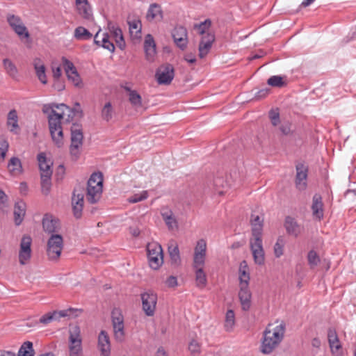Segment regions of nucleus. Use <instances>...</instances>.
<instances>
[{
	"label": "nucleus",
	"instance_id": "f257e3e1",
	"mask_svg": "<svg viewBox=\"0 0 356 356\" xmlns=\"http://www.w3.org/2000/svg\"><path fill=\"white\" fill-rule=\"evenodd\" d=\"M286 330L284 322L273 326L269 324L264 332L261 345V351L264 354H270L282 341Z\"/></svg>",
	"mask_w": 356,
	"mask_h": 356
},
{
	"label": "nucleus",
	"instance_id": "f03ea898",
	"mask_svg": "<svg viewBox=\"0 0 356 356\" xmlns=\"http://www.w3.org/2000/svg\"><path fill=\"white\" fill-rule=\"evenodd\" d=\"M51 112L48 115V124L49 132L52 140L58 147L64 144L63 131L61 125V120L65 118L63 112H58L54 105H49Z\"/></svg>",
	"mask_w": 356,
	"mask_h": 356
},
{
	"label": "nucleus",
	"instance_id": "7ed1b4c3",
	"mask_svg": "<svg viewBox=\"0 0 356 356\" xmlns=\"http://www.w3.org/2000/svg\"><path fill=\"white\" fill-rule=\"evenodd\" d=\"M70 154L76 159L80 153L79 149L83 145V133L82 124L76 121L73 122L70 127Z\"/></svg>",
	"mask_w": 356,
	"mask_h": 356
},
{
	"label": "nucleus",
	"instance_id": "20e7f679",
	"mask_svg": "<svg viewBox=\"0 0 356 356\" xmlns=\"http://www.w3.org/2000/svg\"><path fill=\"white\" fill-rule=\"evenodd\" d=\"M6 22L12 30L19 36L21 40L30 38V33L28 29L23 22L20 16L12 12L6 13Z\"/></svg>",
	"mask_w": 356,
	"mask_h": 356
},
{
	"label": "nucleus",
	"instance_id": "39448f33",
	"mask_svg": "<svg viewBox=\"0 0 356 356\" xmlns=\"http://www.w3.org/2000/svg\"><path fill=\"white\" fill-rule=\"evenodd\" d=\"M149 264L152 269H158L163 261L161 245L156 242L149 243L147 245Z\"/></svg>",
	"mask_w": 356,
	"mask_h": 356
},
{
	"label": "nucleus",
	"instance_id": "423d86ee",
	"mask_svg": "<svg viewBox=\"0 0 356 356\" xmlns=\"http://www.w3.org/2000/svg\"><path fill=\"white\" fill-rule=\"evenodd\" d=\"M63 245V239L60 234H51L47 241V254L49 259L56 260L59 258Z\"/></svg>",
	"mask_w": 356,
	"mask_h": 356
},
{
	"label": "nucleus",
	"instance_id": "0eeeda50",
	"mask_svg": "<svg viewBox=\"0 0 356 356\" xmlns=\"http://www.w3.org/2000/svg\"><path fill=\"white\" fill-rule=\"evenodd\" d=\"M143 309L148 316H152L156 310L157 295L152 291H145L140 295Z\"/></svg>",
	"mask_w": 356,
	"mask_h": 356
},
{
	"label": "nucleus",
	"instance_id": "6e6552de",
	"mask_svg": "<svg viewBox=\"0 0 356 356\" xmlns=\"http://www.w3.org/2000/svg\"><path fill=\"white\" fill-rule=\"evenodd\" d=\"M61 60L68 81L74 87L81 88L83 86L81 79L72 62L65 57H62Z\"/></svg>",
	"mask_w": 356,
	"mask_h": 356
},
{
	"label": "nucleus",
	"instance_id": "1a4fd4ad",
	"mask_svg": "<svg viewBox=\"0 0 356 356\" xmlns=\"http://www.w3.org/2000/svg\"><path fill=\"white\" fill-rule=\"evenodd\" d=\"M52 104L58 112H63L65 113V117L67 116L66 120L69 122H72L73 123L74 118L79 120L83 117V111L79 103H76L73 108H70L64 104H58L52 103Z\"/></svg>",
	"mask_w": 356,
	"mask_h": 356
},
{
	"label": "nucleus",
	"instance_id": "9d476101",
	"mask_svg": "<svg viewBox=\"0 0 356 356\" xmlns=\"http://www.w3.org/2000/svg\"><path fill=\"white\" fill-rule=\"evenodd\" d=\"M250 246L255 264L263 265L265 261V253L261 237H252L250 239Z\"/></svg>",
	"mask_w": 356,
	"mask_h": 356
},
{
	"label": "nucleus",
	"instance_id": "9b49d317",
	"mask_svg": "<svg viewBox=\"0 0 356 356\" xmlns=\"http://www.w3.org/2000/svg\"><path fill=\"white\" fill-rule=\"evenodd\" d=\"M112 323L114 330L115 337L118 341H122L124 332V317L118 309H114L111 314Z\"/></svg>",
	"mask_w": 356,
	"mask_h": 356
},
{
	"label": "nucleus",
	"instance_id": "f8f14e48",
	"mask_svg": "<svg viewBox=\"0 0 356 356\" xmlns=\"http://www.w3.org/2000/svg\"><path fill=\"white\" fill-rule=\"evenodd\" d=\"M296 170V187L300 191H305L307 187L308 167L303 163H298Z\"/></svg>",
	"mask_w": 356,
	"mask_h": 356
},
{
	"label": "nucleus",
	"instance_id": "ddd939ff",
	"mask_svg": "<svg viewBox=\"0 0 356 356\" xmlns=\"http://www.w3.org/2000/svg\"><path fill=\"white\" fill-rule=\"evenodd\" d=\"M84 194V189L81 187L74 188L73 192L72 204L74 215L76 218H79L82 214Z\"/></svg>",
	"mask_w": 356,
	"mask_h": 356
},
{
	"label": "nucleus",
	"instance_id": "4468645a",
	"mask_svg": "<svg viewBox=\"0 0 356 356\" xmlns=\"http://www.w3.org/2000/svg\"><path fill=\"white\" fill-rule=\"evenodd\" d=\"M156 77L159 84L168 85L174 78V68L171 65H161L158 68Z\"/></svg>",
	"mask_w": 356,
	"mask_h": 356
},
{
	"label": "nucleus",
	"instance_id": "2eb2a0df",
	"mask_svg": "<svg viewBox=\"0 0 356 356\" xmlns=\"http://www.w3.org/2000/svg\"><path fill=\"white\" fill-rule=\"evenodd\" d=\"M32 239L29 236H24L21 240L19 252V261L21 265H25L31 257Z\"/></svg>",
	"mask_w": 356,
	"mask_h": 356
},
{
	"label": "nucleus",
	"instance_id": "dca6fc26",
	"mask_svg": "<svg viewBox=\"0 0 356 356\" xmlns=\"http://www.w3.org/2000/svg\"><path fill=\"white\" fill-rule=\"evenodd\" d=\"M94 43L98 46L107 49L110 52H114L115 45L111 41V36L107 33L99 30L94 36Z\"/></svg>",
	"mask_w": 356,
	"mask_h": 356
},
{
	"label": "nucleus",
	"instance_id": "f3484780",
	"mask_svg": "<svg viewBox=\"0 0 356 356\" xmlns=\"http://www.w3.org/2000/svg\"><path fill=\"white\" fill-rule=\"evenodd\" d=\"M143 47L146 59L149 61H153L156 54V45L151 34L145 35Z\"/></svg>",
	"mask_w": 356,
	"mask_h": 356
},
{
	"label": "nucleus",
	"instance_id": "a211bd4d",
	"mask_svg": "<svg viewBox=\"0 0 356 356\" xmlns=\"http://www.w3.org/2000/svg\"><path fill=\"white\" fill-rule=\"evenodd\" d=\"M215 40L214 35L212 33H207L202 37L199 44V56L201 58H204L209 52L212 44Z\"/></svg>",
	"mask_w": 356,
	"mask_h": 356
},
{
	"label": "nucleus",
	"instance_id": "6ab92c4d",
	"mask_svg": "<svg viewBox=\"0 0 356 356\" xmlns=\"http://www.w3.org/2000/svg\"><path fill=\"white\" fill-rule=\"evenodd\" d=\"M42 226L45 232L54 234L60 229L59 220L52 216L46 214L42 219Z\"/></svg>",
	"mask_w": 356,
	"mask_h": 356
},
{
	"label": "nucleus",
	"instance_id": "aec40b11",
	"mask_svg": "<svg viewBox=\"0 0 356 356\" xmlns=\"http://www.w3.org/2000/svg\"><path fill=\"white\" fill-rule=\"evenodd\" d=\"M327 339L332 354L334 356H341V346L339 342L337 334L333 329H329L327 332Z\"/></svg>",
	"mask_w": 356,
	"mask_h": 356
},
{
	"label": "nucleus",
	"instance_id": "412c9836",
	"mask_svg": "<svg viewBox=\"0 0 356 356\" xmlns=\"http://www.w3.org/2000/svg\"><path fill=\"white\" fill-rule=\"evenodd\" d=\"M172 37L176 44L181 48L184 49L187 46V31L183 26H178L175 28Z\"/></svg>",
	"mask_w": 356,
	"mask_h": 356
},
{
	"label": "nucleus",
	"instance_id": "4be33fe9",
	"mask_svg": "<svg viewBox=\"0 0 356 356\" xmlns=\"http://www.w3.org/2000/svg\"><path fill=\"white\" fill-rule=\"evenodd\" d=\"M38 161L40 170V177L44 175L51 177L53 172L51 166L53 163L51 160L47 159L46 155L44 152H41L38 155Z\"/></svg>",
	"mask_w": 356,
	"mask_h": 356
},
{
	"label": "nucleus",
	"instance_id": "5701e85b",
	"mask_svg": "<svg viewBox=\"0 0 356 356\" xmlns=\"http://www.w3.org/2000/svg\"><path fill=\"white\" fill-rule=\"evenodd\" d=\"M98 348L102 356H110V339L107 332L104 330H102L98 336Z\"/></svg>",
	"mask_w": 356,
	"mask_h": 356
},
{
	"label": "nucleus",
	"instance_id": "b1692460",
	"mask_svg": "<svg viewBox=\"0 0 356 356\" xmlns=\"http://www.w3.org/2000/svg\"><path fill=\"white\" fill-rule=\"evenodd\" d=\"M33 65L39 81L42 83L46 84L47 83V78L46 75V67L43 60L40 58H35L33 60Z\"/></svg>",
	"mask_w": 356,
	"mask_h": 356
},
{
	"label": "nucleus",
	"instance_id": "393cba45",
	"mask_svg": "<svg viewBox=\"0 0 356 356\" xmlns=\"http://www.w3.org/2000/svg\"><path fill=\"white\" fill-rule=\"evenodd\" d=\"M251 297L252 294L249 289L248 286H240L238 292V298L243 310L248 311L251 306Z\"/></svg>",
	"mask_w": 356,
	"mask_h": 356
},
{
	"label": "nucleus",
	"instance_id": "a878e982",
	"mask_svg": "<svg viewBox=\"0 0 356 356\" xmlns=\"http://www.w3.org/2000/svg\"><path fill=\"white\" fill-rule=\"evenodd\" d=\"M76 9L83 18L89 19L92 15V8L88 0H75Z\"/></svg>",
	"mask_w": 356,
	"mask_h": 356
},
{
	"label": "nucleus",
	"instance_id": "bb28decb",
	"mask_svg": "<svg viewBox=\"0 0 356 356\" xmlns=\"http://www.w3.org/2000/svg\"><path fill=\"white\" fill-rule=\"evenodd\" d=\"M312 214L314 218L321 220L323 217V203L320 194L316 193L312 198L311 207Z\"/></svg>",
	"mask_w": 356,
	"mask_h": 356
},
{
	"label": "nucleus",
	"instance_id": "cd10ccee",
	"mask_svg": "<svg viewBox=\"0 0 356 356\" xmlns=\"http://www.w3.org/2000/svg\"><path fill=\"white\" fill-rule=\"evenodd\" d=\"M68 348H82L81 330L77 325L72 327L70 330Z\"/></svg>",
	"mask_w": 356,
	"mask_h": 356
},
{
	"label": "nucleus",
	"instance_id": "c85d7f7f",
	"mask_svg": "<svg viewBox=\"0 0 356 356\" xmlns=\"http://www.w3.org/2000/svg\"><path fill=\"white\" fill-rule=\"evenodd\" d=\"M146 18L149 22L161 21L163 19L161 6L156 3L150 4L146 14Z\"/></svg>",
	"mask_w": 356,
	"mask_h": 356
},
{
	"label": "nucleus",
	"instance_id": "c756f323",
	"mask_svg": "<svg viewBox=\"0 0 356 356\" xmlns=\"http://www.w3.org/2000/svg\"><path fill=\"white\" fill-rule=\"evenodd\" d=\"M284 226L287 234L294 236H298L301 232L300 226L298 224L295 218L291 216H286L284 220Z\"/></svg>",
	"mask_w": 356,
	"mask_h": 356
},
{
	"label": "nucleus",
	"instance_id": "7c9ffc66",
	"mask_svg": "<svg viewBox=\"0 0 356 356\" xmlns=\"http://www.w3.org/2000/svg\"><path fill=\"white\" fill-rule=\"evenodd\" d=\"M67 311L61 310L59 312L54 311L51 312H48L44 314L39 320V323L43 325H47L54 321L59 320L62 317H65L68 316Z\"/></svg>",
	"mask_w": 356,
	"mask_h": 356
},
{
	"label": "nucleus",
	"instance_id": "2f4dec72",
	"mask_svg": "<svg viewBox=\"0 0 356 356\" xmlns=\"http://www.w3.org/2000/svg\"><path fill=\"white\" fill-rule=\"evenodd\" d=\"M264 220L259 215L252 213L251 215L250 223L252 225V237H261L263 231Z\"/></svg>",
	"mask_w": 356,
	"mask_h": 356
},
{
	"label": "nucleus",
	"instance_id": "473e14b6",
	"mask_svg": "<svg viewBox=\"0 0 356 356\" xmlns=\"http://www.w3.org/2000/svg\"><path fill=\"white\" fill-rule=\"evenodd\" d=\"M102 187L87 186L86 199L91 203L95 204L101 198L102 193Z\"/></svg>",
	"mask_w": 356,
	"mask_h": 356
},
{
	"label": "nucleus",
	"instance_id": "72a5a7b5",
	"mask_svg": "<svg viewBox=\"0 0 356 356\" xmlns=\"http://www.w3.org/2000/svg\"><path fill=\"white\" fill-rule=\"evenodd\" d=\"M129 32L131 38L133 40H139L142 37V23L140 20L134 19L129 22Z\"/></svg>",
	"mask_w": 356,
	"mask_h": 356
},
{
	"label": "nucleus",
	"instance_id": "f704fd0d",
	"mask_svg": "<svg viewBox=\"0 0 356 356\" xmlns=\"http://www.w3.org/2000/svg\"><path fill=\"white\" fill-rule=\"evenodd\" d=\"M7 126L10 132L18 134L19 127L18 124V117L15 110H11L8 114Z\"/></svg>",
	"mask_w": 356,
	"mask_h": 356
},
{
	"label": "nucleus",
	"instance_id": "c9c22d12",
	"mask_svg": "<svg viewBox=\"0 0 356 356\" xmlns=\"http://www.w3.org/2000/svg\"><path fill=\"white\" fill-rule=\"evenodd\" d=\"M26 213V204L24 202H18L14 207V218L16 225H19L23 221Z\"/></svg>",
	"mask_w": 356,
	"mask_h": 356
},
{
	"label": "nucleus",
	"instance_id": "e433bc0d",
	"mask_svg": "<svg viewBox=\"0 0 356 356\" xmlns=\"http://www.w3.org/2000/svg\"><path fill=\"white\" fill-rule=\"evenodd\" d=\"M111 31V39L115 40L116 45L120 49H124L125 47V42L123 38L122 30L115 26H112L110 29Z\"/></svg>",
	"mask_w": 356,
	"mask_h": 356
},
{
	"label": "nucleus",
	"instance_id": "4c0bfd02",
	"mask_svg": "<svg viewBox=\"0 0 356 356\" xmlns=\"http://www.w3.org/2000/svg\"><path fill=\"white\" fill-rule=\"evenodd\" d=\"M238 273L240 286H248L250 281V274L248 273V266L245 261H243L240 264Z\"/></svg>",
	"mask_w": 356,
	"mask_h": 356
},
{
	"label": "nucleus",
	"instance_id": "58836bf2",
	"mask_svg": "<svg viewBox=\"0 0 356 356\" xmlns=\"http://www.w3.org/2000/svg\"><path fill=\"white\" fill-rule=\"evenodd\" d=\"M268 91L269 90H258V92L254 94V97H251V95H250V91L245 90L239 95V97L243 99V102L253 99L259 100L266 97L269 94Z\"/></svg>",
	"mask_w": 356,
	"mask_h": 356
},
{
	"label": "nucleus",
	"instance_id": "ea45409f",
	"mask_svg": "<svg viewBox=\"0 0 356 356\" xmlns=\"http://www.w3.org/2000/svg\"><path fill=\"white\" fill-rule=\"evenodd\" d=\"M8 169L12 175H19L22 172L21 161L17 157H12L8 163Z\"/></svg>",
	"mask_w": 356,
	"mask_h": 356
},
{
	"label": "nucleus",
	"instance_id": "a19ab883",
	"mask_svg": "<svg viewBox=\"0 0 356 356\" xmlns=\"http://www.w3.org/2000/svg\"><path fill=\"white\" fill-rule=\"evenodd\" d=\"M195 274V283L196 286L200 289H203L206 286L207 283V275L203 268H194Z\"/></svg>",
	"mask_w": 356,
	"mask_h": 356
},
{
	"label": "nucleus",
	"instance_id": "79ce46f5",
	"mask_svg": "<svg viewBox=\"0 0 356 356\" xmlns=\"http://www.w3.org/2000/svg\"><path fill=\"white\" fill-rule=\"evenodd\" d=\"M168 252L170 257L171 261L173 264H179L181 261L179 250L178 245L172 242L168 245Z\"/></svg>",
	"mask_w": 356,
	"mask_h": 356
},
{
	"label": "nucleus",
	"instance_id": "37998d69",
	"mask_svg": "<svg viewBox=\"0 0 356 356\" xmlns=\"http://www.w3.org/2000/svg\"><path fill=\"white\" fill-rule=\"evenodd\" d=\"M74 37L79 40H87L92 38V34L83 26H78L74 30Z\"/></svg>",
	"mask_w": 356,
	"mask_h": 356
},
{
	"label": "nucleus",
	"instance_id": "c03bdc74",
	"mask_svg": "<svg viewBox=\"0 0 356 356\" xmlns=\"http://www.w3.org/2000/svg\"><path fill=\"white\" fill-rule=\"evenodd\" d=\"M286 76H272L268 79V84L272 87L282 88L287 86Z\"/></svg>",
	"mask_w": 356,
	"mask_h": 356
},
{
	"label": "nucleus",
	"instance_id": "a18cd8bd",
	"mask_svg": "<svg viewBox=\"0 0 356 356\" xmlns=\"http://www.w3.org/2000/svg\"><path fill=\"white\" fill-rule=\"evenodd\" d=\"M127 95L130 103L134 108L142 107V99L137 90H127Z\"/></svg>",
	"mask_w": 356,
	"mask_h": 356
},
{
	"label": "nucleus",
	"instance_id": "49530a36",
	"mask_svg": "<svg viewBox=\"0 0 356 356\" xmlns=\"http://www.w3.org/2000/svg\"><path fill=\"white\" fill-rule=\"evenodd\" d=\"M163 219L170 229H173L177 227V222L171 211L161 213Z\"/></svg>",
	"mask_w": 356,
	"mask_h": 356
},
{
	"label": "nucleus",
	"instance_id": "de8ad7c7",
	"mask_svg": "<svg viewBox=\"0 0 356 356\" xmlns=\"http://www.w3.org/2000/svg\"><path fill=\"white\" fill-rule=\"evenodd\" d=\"M18 356H34L32 342L25 341L19 350Z\"/></svg>",
	"mask_w": 356,
	"mask_h": 356
},
{
	"label": "nucleus",
	"instance_id": "09e8293b",
	"mask_svg": "<svg viewBox=\"0 0 356 356\" xmlns=\"http://www.w3.org/2000/svg\"><path fill=\"white\" fill-rule=\"evenodd\" d=\"M88 186H98L103 188V176L101 172L92 174L88 181Z\"/></svg>",
	"mask_w": 356,
	"mask_h": 356
},
{
	"label": "nucleus",
	"instance_id": "8fccbe9b",
	"mask_svg": "<svg viewBox=\"0 0 356 356\" xmlns=\"http://www.w3.org/2000/svg\"><path fill=\"white\" fill-rule=\"evenodd\" d=\"M235 324V315L232 309H229L225 315V327L226 330L230 331Z\"/></svg>",
	"mask_w": 356,
	"mask_h": 356
},
{
	"label": "nucleus",
	"instance_id": "3c124183",
	"mask_svg": "<svg viewBox=\"0 0 356 356\" xmlns=\"http://www.w3.org/2000/svg\"><path fill=\"white\" fill-rule=\"evenodd\" d=\"M285 241L282 236L278 237L274 245V254L277 258L280 257L284 253Z\"/></svg>",
	"mask_w": 356,
	"mask_h": 356
},
{
	"label": "nucleus",
	"instance_id": "603ef678",
	"mask_svg": "<svg viewBox=\"0 0 356 356\" xmlns=\"http://www.w3.org/2000/svg\"><path fill=\"white\" fill-rule=\"evenodd\" d=\"M3 64L5 70L7 73L9 74L12 76H15L17 74V70L14 63L8 58H6L3 60Z\"/></svg>",
	"mask_w": 356,
	"mask_h": 356
},
{
	"label": "nucleus",
	"instance_id": "864d4df0",
	"mask_svg": "<svg viewBox=\"0 0 356 356\" xmlns=\"http://www.w3.org/2000/svg\"><path fill=\"white\" fill-rule=\"evenodd\" d=\"M113 110L111 102H107L102 110V117L106 121H109L113 117Z\"/></svg>",
	"mask_w": 356,
	"mask_h": 356
},
{
	"label": "nucleus",
	"instance_id": "5fc2aeb1",
	"mask_svg": "<svg viewBox=\"0 0 356 356\" xmlns=\"http://www.w3.org/2000/svg\"><path fill=\"white\" fill-rule=\"evenodd\" d=\"M268 117L273 126L277 127L281 123L280 113L277 108L271 109L268 113Z\"/></svg>",
	"mask_w": 356,
	"mask_h": 356
},
{
	"label": "nucleus",
	"instance_id": "6e6d98bb",
	"mask_svg": "<svg viewBox=\"0 0 356 356\" xmlns=\"http://www.w3.org/2000/svg\"><path fill=\"white\" fill-rule=\"evenodd\" d=\"M51 177L47 175H44L41 177V187L42 191L44 194L47 195L51 189Z\"/></svg>",
	"mask_w": 356,
	"mask_h": 356
},
{
	"label": "nucleus",
	"instance_id": "4d7b16f0",
	"mask_svg": "<svg viewBox=\"0 0 356 356\" xmlns=\"http://www.w3.org/2000/svg\"><path fill=\"white\" fill-rule=\"evenodd\" d=\"M308 263L312 268L316 267L320 262V258L314 250H310L307 255Z\"/></svg>",
	"mask_w": 356,
	"mask_h": 356
},
{
	"label": "nucleus",
	"instance_id": "13d9d810",
	"mask_svg": "<svg viewBox=\"0 0 356 356\" xmlns=\"http://www.w3.org/2000/svg\"><path fill=\"white\" fill-rule=\"evenodd\" d=\"M206 255L194 254L193 264L194 268H203L205 263Z\"/></svg>",
	"mask_w": 356,
	"mask_h": 356
},
{
	"label": "nucleus",
	"instance_id": "bf43d9fd",
	"mask_svg": "<svg viewBox=\"0 0 356 356\" xmlns=\"http://www.w3.org/2000/svg\"><path fill=\"white\" fill-rule=\"evenodd\" d=\"M8 147L9 145L8 141L3 138H0V161L4 160Z\"/></svg>",
	"mask_w": 356,
	"mask_h": 356
},
{
	"label": "nucleus",
	"instance_id": "052dcab7",
	"mask_svg": "<svg viewBox=\"0 0 356 356\" xmlns=\"http://www.w3.org/2000/svg\"><path fill=\"white\" fill-rule=\"evenodd\" d=\"M207 252V243L204 239H200L197 242V245L195 248L194 254H204L206 255Z\"/></svg>",
	"mask_w": 356,
	"mask_h": 356
},
{
	"label": "nucleus",
	"instance_id": "680f3d73",
	"mask_svg": "<svg viewBox=\"0 0 356 356\" xmlns=\"http://www.w3.org/2000/svg\"><path fill=\"white\" fill-rule=\"evenodd\" d=\"M148 197V193L147 191H143L140 194H135L128 198V201L130 203H136L147 199Z\"/></svg>",
	"mask_w": 356,
	"mask_h": 356
},
{
	"label": "nucleus",
	"instance_id": "e2e57ef3",
	"mask_svg": "<svg viewBox=\"0 0 356 356\" xmlns=\"http://www.w3.org/2000/svg\"><path fill=\"white\" fill-rule=\"evenodd\" d=\"M211 26V22L210 20H205L204 22H202L201 24L195 26V29L198 31V33L204 36L207 33V30L209 29Z\"/></svg>",
	"mask_w": 356,
	"mask_h": 356
},
{
	"label": "nucleus",
	"instance_id": "0e129e2a",
	"mask_svg": "<svg viewBox=\"0 0 356 356\" xmlns=\"http://www.w3.org/2000/svg\"><path fill=\"white\" fill-rule=\"evenodd\" d=\"M280 124V126L279 127V129L283 135L288 136L291 134V124L289 121H283Z\"/></svg>",
	"mask_w": 356,
	"mask_h": 356
},
{
	"label": "nucleus",
	"instance_id": "69168bd1",
	"mask_svg": "<svg viewBox=\"0 0 356 356\" xmlns=\"http://www.w3.org/2000/svg\"><path fill=\"white\" fill-rule=\"evenodd\" d=\"M188 350L193 355L196 356L200 353V345L197 341L192 340L188 345Z\"/></svg>",
	"mask_w": 356,
	"mask_h": 356
},
{
	"label": "nucleus",
	"instance_id": "338daca9",
	"mask_svg": "<svg viewBox=\"0 0 356 356\" xmlns=\"http://www.w3.org/2000/svg\"><path fill=\"white\" fill-rule=\"evenodd\" d=\"M51 72L53 77L56 79H58L62 74L60 67L59 65H55L54 63L51 64Z\"/></svg>",
	"mask_w": 356,
	"mask_h": 356
},
{
	"label": "nucleus",
	"instance_id": "774afa93",
	"mask_svg": "<svg viewBox=\"0 0 356 356\" xmlns=\"http://www.w3.org/2000/svg\"><path fill=\"white\" fill-rule=\"evenodd\" d=\"M69 356H83V348H69Z\"/></svg>",
	"mask_w": 356,
	"mask_h": 356
}]
</instances>
